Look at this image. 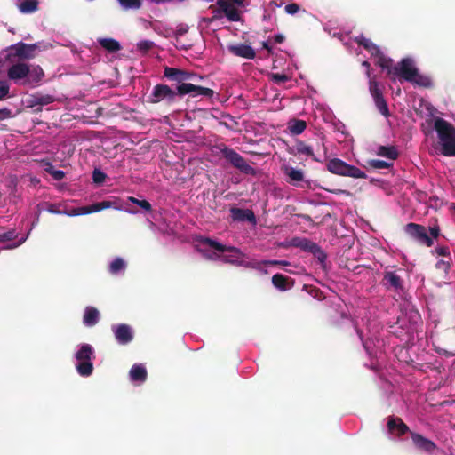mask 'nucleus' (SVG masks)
Masks as SVG:
<instances>
[{"label": "nucleus", "instance_id": "obj_1", "mask_svg": "<svg viewBox=\"0 0 455 455\" xmlns=\"http://www.w3.org/2000/svg\"><path fill=\"white\" fill-rule=\"evenodd\" d=\"M433 124L440 146V152L444 156L455 157V128L441 117H435L429 120V125Z\"/></svg>", "mask_w": 455, "mask_h": 455}, {"label": "nucleus", "instance_id": "obj_2", "mask_svg": "<svg viewBox=\"0 0 455 455\" xmlns=\"http://www.w3.org/2000/svg\"><path fill=\"white\" fill-rule=\"evenodd\" d=\"M355 41L365 50H367L371 55L378 57L377 64L382 68L387 71V74L391 76L393 82H395L398 76V66L394 65V60L385 56L379 47L371 42L369 38H366L363 35L355 37Z\"/></svg>", "mask_w": 455, "mask_h": 455}, {"label": "nucleus", "instance_id": "obj_3", "mask_svg": "<svg viewBox=\"0 0 455 455\" xmlns=\"http://www.w3.org/2000/svg\"><path fill=\"white\" fill-rule=\"evenodd\" d=\"M44 76L40 66L28 65L25 62L12 64L7 70L8 78L14 82L27 78L29 83H38Z\"/></svg>", "mask_w": 455, "mask_h": 455}, {"label": "nucleus", "instance_id": "obj_4", "mask_svg": "<svg viewBox=\"0 0 455 455\" xmlns=\"http://www.w3.org/2000/svg\"><path fill=\"white\" fill-rule=\"evenodd\" d=\"M164 76L170 82L177 83V85H199L204 78L194 73L183 69L165 67Z\"/></svg>", "mask_w": 455, "mask_h": 455}, {"label": "nucleus", "instance_id": "obj_5", "mask_svg": "<svg viewBox=\"0 0 455 455\" xmlns=\"http://www.w3.org/2000/svg\"><path fill=\"white\" fill-rule=\"evenodd\" d=\"M78 363L76 365V371L79 375L88 377L93 371V363L92 362L94 358V351L91 345L83 344L79 350L75 355Z\"/></svg>", "mask_w": 455, "mask_h": 455}, {"label": "nucleus", "instance_id": "obj_6", "mask_svg": "<svg viewBox=\"0 0 455 455\" xmlns=\"http://www.w3.org/2000/svg\"><path fill=\"white\" fill-rule=\"evenodd\" d=\"M327 170L334 174L352 178H366V174L359 168L350 165L339 158H333L326 164Z\"/></svg>", "mask_w": 455, "mask_h": 455}, {"label": "nucleus", "instance_id": "obj_7", "mask_svg": "<svg viewBox=\"0 0 455 455\" xmlns=\"http://www.w3.org/2000/svg\"><path fill=\"white\" fill-rule=\"evenodd\" d=\"M221 156L234 167L240 170L244 174L255 175V169L251 166L246 160L233 148L222 146L220 148Z\"/></svg>", "mask_w": 455, "mask_h": 455}, {"label": "nucleus", "instance_id": "obj_8", "mask_svg": "<svg viewBox=\"0 0 455 455\" xmlns=\"http://www.w3.org/2000/svg\"><path fill=\"white\" fill-rule=\"evenodd\" d=\"M197 242L201 245L209 246V247L216 250L219 252H231L232 254L230 257L233 259H229L228 256H223V261H225V262L234 263L241 256V251L239 249L233 247V246H226L210 237L200 236L197 239Z\"/></svg>", "mask_w": 455, "mask_h": 455}, {"label": "nucleus", "instance_id": "obj_9", "mask_svg": "<svg viewBox=\"0 0 455 455\" xmlns=\"http://www.w3.org/2000/svg\"><path fill=\"white\" fill-rule=\"evenodd\" d=\"M39 49L37 44H25L19 42L12 44L8 49V58L17 57L20 60H29L36 56V52Z\"/></svg>", "mask_w": 455, "mask_h": 455}, {"label": "nucleus", "instance_id": "obj_10", "mask_svg": "<svg viewBox=\"0 0 455 455\" xmlns=\"http://www.w3.org/2000/svg\"><path fill=\"white\" fill-rule=\"evenodd\" d=\"M404 231L408 235L427 247H431L434 243L433 239L427 235L425 227L421 225L409 223L405 226Z\"/></svg>", "mask_w": 455, "mask_h": 455}, {"label": "nucleus", "instance_id": "obj_11", "mask_svg": "<svg viewBox=\"0 0 455 455\" xmlns=\"http://www.w3.org/2000/svg\"><path fill=\"white\" fill-rule=\"evenodd\" d=\"M62 99L60 97L52 95V94H31L28 95L26 99V102L28 107L34 108L38 106V109L40 110L43 106L48 105L54 101H61Z\"/></svg>", "mask_w": 455, "mask_h": 455}, {"label": "nucleus", "instance_id": "obj_12", "mask_svg": "<svg viewBox=\"0 0 455 455\" xmlns=\"http://www.w3.org/2000/svg\"><path fill=\"white\" fill-rule=\"evenodd\" d=\"M176 96H180L177 88L176 91H173L170 87H154L148 98L150 102L157 103L165 99L172 101Z\"/></svg>", "mask_w": 455, "mask_h": 455}, {"label": "nucleus", "instance_id": "obj_13", "mask_svg": "<svg viewBox=\"0 0 455 455\" xmlns=\"http://www.w3.org/2000/svg\"><path fill=\"white\" fill-rule=\"evenodd\" d=\"M115 338L121 345H126L133 339V333L132 328L125 324L121 323L112 327Z\"/></svg>", "mask_w": 455, "mask_h": 455}, {"label": "nucleus", "instance_id": "obj_14", "mask_svg": "<svg viewBox=\"0 0 455 455\" xmlns=\"http://www.w3.org/2000/svg\"><path fill=\"white\" fill-rule=\"evenodd\" d=\"M410 436L415 447L422 451L432 453L435 449V443L423 435L410 432Z\"/></svg>", "mask_w": 455, "mask_h": 455}, {"label": "nucleus", "instance_id": "obj_15", "mask_svg": "<svg viewBox=\"0 0 455 455\" xmlns=\"http://www.w3.org/2000/svg\"><path fill=\"white\" fill-rule=\"evenodd\" d=\"M216 4L221 7L224 15L229 21L235 22L241 20V15L236 7L228 0H217Z\"/></svg>", "mask_w": 455, "mask_h": 455}, {"label": "nucleus", "instance_id": "obj_16", "mask_svg": "<svg viewBox=\"0 0 455 455\" xmlns=\"http://www.w3.org/2000/svg\"><path fill=\"white\" fill-rule=\"evenodd\" d=\"M228 49L232 54L244 59L253 60L256 56L254 49L247 44L229 45Z\"/></svg>", "mask_w": 455, "mask_h": 455}, {"label": "nucleus", "instance_id": "obj_17", "mask_svg": "<svg viewBox=\"0 0 455 455\" xmlns=\"http://www.w3.org/2000/svg\"><path fill=\"white\" fill-rule=\"evenodd\" d=\"M370 90L379 111L383 116H387L389 115V111L387 104L383 98V92L381 87H370Z\"/></svg>", "mask_w": 455, "mask_h": 455}, {"label": "nucleus", "instance_id": "obj_18", "mask_svg": "<svg viewBox=\"0 0 455 455\" xmlns=\"http://www.w3.org/2000/svg\"><path fill=\"white\" fill-rule=\"evenodd\" d=\"M180 97H182L188 93H191L193 96L203 95L207 98H212L214 95L213 90L209 87H176Z\"/></svg>", "mask_w": 455, "mask_h": 455}, {"label": "nucleus", "instance_id": "obj_19", "mask_svg": "<svg viewBox=\"0 0 455 455\" xmlns=\"http://www.w3.org/2000/svg\"><path fill=\"white\" fill-rule=\"evenodd\" d=\"M272 283L276 289L286 291L293 286L294 282L291 277L282 274H275L272 276Z\"/></svg>", "mask_w": 455, "mask_h": 455}, {"label": "nucleus", "instance_id": "obj_20", "mask_svg": "<svg viewBox=\"0 0 455 455\" xmlns=\"http://www.w3.org/2000/svg\"><path fill=\"white\" fill-rule=\"evenodd\" d=\"M100 319V312L93 307H87L84 311L83 323L86 326H94Z\"/></svg>", "mask_w": 455, "mask_h": 455}, {"label": "nucleus", "instance_id": "obj_21", "mask_svg": "<svg viewBox=\"0 0 455 455\" xmlns=\"http://www.w3.org/2000/svg\"><path fill=\"white\" fill-rule=\"evenodd\" d=\"M130 378L132 381L144 382L147 379L148 372L142 364H134L130 370Z\"/></svg>", "mask_w": 455, "mask_h": 455}, {"label": "nucleus", "instance_id": "obj_22", "mask_svg": "<svg viewBox=\"0 0 455 455\" xmlns=\"http://www.w3.org/2000/svg\"><path fill=\"white\" fill-rule=\"evenodd\" d=\"M376 154L389 160H395L398 157V150L394 146H379L377 148Z\"/></svg>", "mask_w": 455, "mask_h": 455}, {"label": "nucleus", "instance_id": "obj_23", "mask_svg": "<svg viewBox=\"0 0 455 455\" xmlns=\"http://www.w3.org/2000/svg\"><path fill=\"white\" fill-rule=\"evenodd\" d=\"M283 172L289 177L291 182H299L304 180V172L291 166L285 165L283 167Z\"/></svg>", "mask_w": 455, "mask_h": 455}, {"label": "nucleus", "instance_id": "obj_24", "mask_svg": "<svg viewBox=\"0 0 455 455\" xmlns=\"http://www.w3.org/2000/svg\"><path fill=\"white\" fill-rule=\"evenodd\" d=\"M317 243L310 241L307 238H294L292 240V245L300 248L304 251L310 252L314 250Z\"/></svg>", "mask_w": 455, "mask_h": 455}, {"label": "nucleus", "instance_id": "obj_25", "mask_svg": "<svg viewBox=\"0 0 455 455\" xmlns=\"http://www.w3.org/2000/svg\"><path fill=\"white\" fill-rule=\"evenodd\" d=\"M99 44L101 47L109 52H116L121 49L119 42L113 38L99 39Z\"/></svg>", "mask_w": 455, "mask_h": 455}, {"label": "nucleus", "instance_id": "obj_26", "mask_svg": "<svg viewBox=\"0 0 455 455\" xmlns=\"http://www.w3.org/2000/svg\"><path fill=\"white\" fill-rule=\"evenodd\" d=\"M18 8L22 13L35 12L38 8L37 0H23L18 5Z\"/></svg>", "mask_w": 455, "mask_h": 455}, {"label": "nucleus", "instance_id": "obj_27", "mask_svg": "<svg viewBox=\"0 0 455 455\" xmlns=\"http://www.w3.org/2000/svg\"><path fill=\"white\" fill-rule=\"evenodd\" d=\"M100 211V209L99 203H95L87 207L73 209L70 212H68L67 214L69 216H76L79 214H88V213H92V212H97Z\"/></svg>", "mask_w": 455, "mask_h": 455}, {"label": "nucleus", "instance_id": "obj_28", "mask_svg": "<svg viewBox=\"0 0 455 455\" xmlns=\"http://www.w3.org/2000/svg\"><path fill=\"white\" fill-rule=\"evenodd\" d=\"M307 128V123L304 120L293 119L289 123L290 132L294 135L302 133Z\"/></svg>", "mask_w": 455, "mask_h": 455}, {"label": "nucleus", "instance_id": "obj_29", "mask_svg": "<svg viewBox=\"0 0 455 455\" xmlns=\"http://www.w3.org/2000/svg\"><path fill=\"white\" fill-rule=\"evenodd\" d=\"M126 267V263L122 258H116L109 265L108 271L112 275H117L124 271Z\"/></svg>", "mask_w": 455, "mask_h": 455}, {"label": "nucleus", "instance_id": "obj_30", "mask_svg": "<svg viewBox=\"0 0 455 455\" xmlns=\"http://www.w3.org/2000/svg\"><path fill=\"white\" fill-rule=\"evenodd\" d=\"M383 283L387 288L393 287L395 289H398V275L395 271L386 272L383 278Z\"/></svg>", "mask_w": 455, "mask_h": 455}, {"label": "nucleus", "instance_id": "obj_31", "mask_svg": "<svg viewBox=\"0 0 455 455\" xmlns=\"http://www.w3.org/2000/svg\"><path fill=\"white\" fill-rule=\"evenodd\" d=\"M387 434L389 435L391 439H395L396 435H398V423L396 419L394 416H390L387 418Z\"/></svg>", "mask_w": 455, "mask_h": 455}, {"label": "nucleus", "instance_id": "obj_32", "mask_svg": "<svg viewBox=\"0 0 455 455\" xmlns=\"http://www.w3.org/2000/svg\"><path fill=\"white\" fill-rule=\"evenodd\" d=\"M124 10H139L142 6V0H118Z\"/></svg>", "mask_w": 455, "mask_h": 455}, {"label": "nucleus", "instance_id": "obj_33", "mask_svg": "<svg viewBox=\"0 0 455 455\" xmlns=\"http://www.w3.org/2000/svg\"><path fill=\"white\" fill-rule=\"evenodd\" d=\"M296 149L299 154L307 155L311 156L315 161H318V159L314 155V151L311 146H308L306 143L300 141L297 144Z\"/></svg>", "mask_w": 455, "mask_h": 455}, {"label": "nucleus", "instance_id": "obj_34", "mask_svg": "<svg viewBox=\"0 0 455 455\" xmlns=\"http://www.w3.org/2000/svg\"><path fill=\"white\" fill-rule=\"evenodd\" d=\"M368 165L373 169H388L393 166L392 162H387L384 160L371 159L369 160Z\"/></svg>", "mask_w": 455, "mask_h": 455}, {"label": "nucleus", "instance_id": "obj_35", "mask_svg": "<svg viewBox=\"0 0 455 455\" xmlns=\"http://www.w3.org/2000/svg\"><path fill=\"white\" fill-rule=\"evenodd\" d=\"M315 259H317L318 262L321 264L323 267H325L327 254L321 249V247L316 244L314 250L311 251Z\"/></svg>", "mask_w": 455, "mask_h": 455}, {"label": "nucleus", "instance_id": "obj_36", "mask_svg": "<svg viewBox=\"0 0 455 455\" xmlns=\"http://www.w3.org/2000/svg\"><path fill=\"white\" fill-rule=\"evenodd\" d=\"M209 9L211 10L212 16L211 18L204 19V21H206L208 23L212 22L214 20H220L224 15L223 11H221V7H220L218 5L217 6L210 5Z\"/></svg>", "mask_w": 455, "mask_h": 455}, {"label": "nucleus", "instance_id": "obj_37", "mask_svg": "<svg viewBox=\"0 0 455 455\" xmlns=\"http://www.w3.org/2000/svg\"><path fill=\"white\" fill-rule=\"evenodd\" d=\"M18 236L15 229H10L6 232L0 233V243L11 242L16 239Z\"/></svg>", "mask_w": 455, "mask_h": 455}, {"label": "nucleus", "instance_id": "obj_38", "mask_svg": "<svg viewBox=\"0 0 455 455\" xmlns=\"http://www.w3.org/2000/svg\"><path fill=\"white\" fill-rule=\"evenodd\" d=\"M128 200L132 202L133 204H136L137 205H139L141 209H143L146 212H150L152 210V206H151L150 203L145 199L140 200L133 196H130V197H128Z\"/></svg>", "mask_w": 455, "mask_h": 455}, {"label": "nucleus", "instance_id": "obj_39", "mask_svg": "<svg viewBox=\"0 0 455 455\" xmlns=\"http://www.w3.org/2000/svg\"><path fill=\"white\" fill-rule=\"evenodd\" d=\"M435 267L437 270H440L444 274H447L451 269V258H449L448 259H439L435 264Z\"/></svg>", "mask_w": 455, "mask_h": 455}, {"label": "nucleus", "instance_id": "obj_40", "mask_svg": "<svg viewBox=\"0 0 455 455\" xmlns=\"http://www.w3.org/2000/svg\"><path fill=\"white\" fill-rule=\"evenodd\" d=\"M245 209L233 207L230 209L231 217L234 220L244 221Z\"/></svg>", "mask_w": 455, "mask_h": 455}, {"label": "nucleus", "instance_id": "obj_41", "mask_svg": "<svg viewBox=\"0 0 455 455\" xmlns=\"http://www.w3.org/2000/svg\"><path fill=\"white\" fill-rule=\"evenodd\" d=\"M107 175L99 169L92 172V180L94 183L101 184L105 181Z\"/></svg>", "mask_w": 455, "mask_h": 455}, {"label": "nucleus", "instance_id": "obj_42", "mask_svg": "<svg viewBox=\"0 0 455 455\" xmlns=\"http://www.w3.org/2000/svg\"><path fill=\"white\" fill-rule=\"evenodd\" d=\"M154 46V43L149 40H142L137 44V48L140 52H147Z\"/></svg>", "mask_w": 455, "mask_h": 455}, {"label": "nucleus", "instance_id": "obj_43", "mask_svg": "<svg viewBox=\"0 0 455 455\" xmlns=\"http://www.w3.org/2000/svg\"><path fill=\"white\" fill-rule=\"evenodd\" d=\"M289 79L285 74H271V81L275 84L286 83Z\"/></svg>", "mask_w": 455, "mask_h": 455}, {"label": "nucleus", "instance_id": "obj_44", "mask_svg": "<svg viewBox=\"0 0 455 455\" xmlns=\"http://www.w3.org/2000/svg\"><path fill=\"white\" fill-rule=\"evenodd\" d=\"M47 172L52 176V178L56 180H61L65 177V172L61 170H54L52 166L47 169Z\"/></svg>", "mask_w": 455, "mask_h": 455}, {"label": "nucleus", "instance_id": "obj_45", "mask_svg": "<svg viewBox=\"0 0 455 455\" xmlns=\"http://www.w3.org/2000/svg\"><path fill=\"white\" fill-rule=\"evenodd\" d=\"M45 204H46V211L48 212H50V213H52V214H63V213H65L64 212L60 210V205L59 204H50V203H45Z\"/></svg>", "mask_w": 455, "mask_h": 455}, {"label": "nucleus", "instance_id": "obj_46", "mask_svg": "<svg viewBox=\"0 0 455 455\" xmlns=\"http://www.w3.org/2000/svg\"><path fill=\"white\" fill-rule=\"evenodd\" d=\"M406 315L409 314V319L411 322L417 323V321L420 318L419 314L413 307L406 308Z\"/></svg>", "mask_w": 455, "mask_h": 455}, {"label": "nucleus", "instance_id": "obj_47", "mask_svg": "<svg viewBox=\"0 0 455 455\" xmlns=\"http://www.w3.org/2000/svg\"><path fill=\"white\" fill-rule=\"evenodd\" d=\"M262 264L265 266H290V262L286 260H264Z\"/></svg>", "mask_w": 455, "mask_h": 455}, {"label": "nucleus", "instance_id": "obj_48", "mask_svg": "<svg viewBox=\"0 0 455 455\" xmlns=\"http://www.w3.org/2000/svg\"><path fill=\"white\" fill-rule=\"evenodd\" d=\"M299 11V5L295 3L289 4L285 6V12L288 14L293 15V14H296Z\"/></svg>", "mask_w": 455, "mask_h": 455}, {"label": "nucleus", "instance_id": "obj_49", "mask_svg": "<svg viewBox=\"0 0 455 455\" xmlns=\"http://www.w3.org/2000/svg\"><path fill=\"white\" fill-rule=\"evenodd\" d=\"M435 252L439 256H443L447 259L450 258V250L447 246H440V247L435 248Z\"/></svg>", "mask_w": 455, "mask_h": 455}, {"label": "nucleus", "instance_id": "obj_50", "mask_svg": "<svg viewBox=\"0 0 455 455\" xmlns=\"http://www.w3.org/2000/svg\"><path fill=\"white\" fill-rule=\"evenodd\" d=\"M245 211H246V212L244 214V221L247 220L249 222L255 223L256 218H255L253 212L251 210H248V209H246Z\"/></svg>", "mask_w": 455, "mask_h": 455}, {"label": "nucleus", "instance_id": "obj_51", "mask_svg": "<svg viewBox=\"0 0 455 455\" xmlns=\"http://www.w3.org/2000/svg\"><path fill=\"white\" fill-rule=\"evenodd\" d=\"M11 116L12 111L9 108H4L0 109V120H4L10 118Z\"/></svg>", "mask_w": 455, "mask_h": 455}, {"label": "nucleus", "instance_id": "obj_52", "mask_svg": "<svg viewBox=\"0 0 455 455\" xmlns=\"http://www.w3.org/2000/svg\"><path fill=\"white\" fill-rule=\"evenodd\" d=\"M410 430H409V427H407V425L405 423H403V421H402V419H400V437L404 435L405 434L409 433L410 434Z\"/></svg>", "mask_w": 455, "mask_h": 455}, {"label": "nucleus", "instance_id": "obj_53", "mask_svg": "<svg viewBox=\"0 0 455 455\" xmlns=\"http://www.w3.org/2000/svg\"><path fill=\"white\" fill-rule=\"evenodd\" d=\"M429 232H430V235H431V238H437L440 235V229H439V227L438 226H434V227H431L430 229H429Z\"/></svg>", "mask_w": 455, "mask_h": 455}, {"label": "nucleus", "instance_id": "obj_54", "mask_svg": "<svg viewBox=\"0 0 455 455\" xmlns=\"http://www.w3.org/2000/svg\"><path fill=\"white\" fill-rule=\"evenodd\" d=\"M10 87H0V100H3L9 96Z\"/></svg>", "mask_w": 455, "mask_h": 455}, {"label": "nucleus", "instance_id": "obj_55", "mask_svg": "<svg viewBox=\"0 0 455 455\" xmlns=\"http://www.w3.org/2000/svg\"><path fill=\"white\" fill-rule=\"evenodd\" d=\"M100 209V211L110 208L112 205V203L110 201H101L99 202Z\"/></svg>", "mask_w": 455, "mask_h": 455}, {"label": "nucleus", "instance_id": "obj_56", "mask_svg": "<svg viewBox=\"0 0 455 455\" xmlns=\"http://www.w3.org/2000/svg\"><path fill=\"white\" fill-rule=\"evenodd\" d=\"M274 40L276 44H282L284 41V36L282 34H277L275 36Z\"/></svg>", "mask_w": 455, "mask_h": 455}, {"label": "nucleus", "instance_id": "obj_57", "mask_svg": "<svg viewBox=\"0 0 455 455\" xmlns=\"http://www.w3.org/2000/svg\"><path fill=\"white\" fill-rule=\"evenodd\" d=\"M26 238H21L20 240H19L18 243H13L12 245H8L6 247V249H14V248H17L18 246H20V244H22L24 242H25Z\"/></svg>", "mask_w": 455, "mask_h": 455}, {"label": "nucleus", "instance_id": "obj_58", "mask_svg": "<svg viewBox=\"0 0 455 455\" xmlns=\"http://www.w3.org/2000/svg\"><path fill=\"white\" fill-rule=\"evenodd\" d=\"M262 48L267 50L268 52V53H271L272 52V47L269 45V44L267 42H262Z\"/></svg>", "mask_w": 455, "mask_h": 455}, {"label": "nucleus", "instance_id": "obj_59", "mask_svg": "<svg viewBox=\"0 0 455 455\" xmlns=\"http://www.w3.org/2000/svg\"><path fill=\"white\" fill-rule=\"evenodd\" d=\"M187 31H188V28H185V27H182V26H181V27L178 29L177 33H178L179 35L182 36V35L186 34V33H187Z\"/></svg>", "mask_w": 455, "mask_h": 455}, {"label": "nucleus", "instance_id": "obj_60", "mask_svg": "<svg viewBox=\"0 0 455 455\" xmlns=\"http://www.w3.org/2000/svg\"><path fill=\"white\" fill-rule=\"evenodd\" d=\"M329 191L333 193V194H348L347 191L342 190V189L329 190Z\"/></svg>", "mask_w": 455, "mask_h": 455}, {"label": "nucleus", "instance_id": "obj_61", "mask_svg": "<svg viewBox=\"0 0 455 455\" xmlns=\"http://www.w3.org/2000/svg\"><path fill=\"white\" fill-rule=\"evenodd\" d=\"M229 1L232 4H235L240 6L243 4V0H229Z\"/></svg>", "mask_w": 455, "mask_h": 455}, {"label": "nucleus", "instance_id": "obj_62", "mask_svg": "<svg viewBox=\"0 0 455 455\" xmlns=\"http://www.w3.org/2000/svg\"><path fill=\"white\" fill-rule=\"evenodd\" d=\"M363 65L366 67L367 71H368V70H369V68H370V64H369L367 61H364V62L363 63Z\"/></svg>", "mask_w": 455, "mask_h": 455}, {"label": "nucleus", "instance_id": "obj_63", "mask_svg": "<svg viewBox=\"0 0 455 455\" xmlns=\"http://www.w3.org/2000/svg\"><path fill=\"white\" fill-rule=\"evenodd\" d=\"M204 257L209 259H213V256L205 254Z\"/></svg>", "mask_w": 455, "mask_h": 455}, {"label": "nucleus", "instance_id": "obj_64", "mask_svg": "<svg viewBox=\"0 0 455 455\" xmlns=\"http://www.w3.org/2000/svg\"><path fill=\"white\" fill-rule=\"evenodd\" d=\"M404 362L406 363V364L410 365L411 362H413V360L412 359H411L410 361L409 360H404Z\"/></svg>", "mask_w": 455, "mask_h": 455}]
</instances>
